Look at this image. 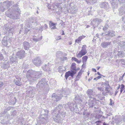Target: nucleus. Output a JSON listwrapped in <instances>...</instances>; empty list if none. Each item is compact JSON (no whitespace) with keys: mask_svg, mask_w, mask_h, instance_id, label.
<instances>
[{"mask_svg":"<svg viewBox=\"0 0 125 125\" xmlns=\"http://www.w3.org/2000/svg\"><path fill=\"white\" fill-rule=\"evenodd\" d=\"M87 95L90 98L92 99L94 98L93 96L94 94V93L91 89H89L87 91Z\"/></svg>","mask_w":125,"mask_h":125,"instance_id":"412c9836","label":"nucleus"},{"mask_svg":"<svg viewBox=\"0 0 125 125\" xmlns=\"http://www.w3.org/2000/svg\"><path fill=\"white\" fill-rule=\"evenodd\" d=\"M110 104L111 105H112L114 104V103H112V100L111 99H110Z\"/></svg>","mask_w":125,"mask_h":125,"instance_id":"bf43d9fd","label":"nucleus"},{"mask_svg":"<svg viewBox=\"0 0 125 125\" xmlns=\"http://www.w3.org/2000/svg\"><path fill=\"white\" fill-rule=\"evenodd\" d=\"M56 29V27L55 25L53 26V27H52L51 28V29Z\"/></svg>","mask_w":125,"mask_h":125,"instance_id":"69168bd1","label":"nucleus"},{"mask_svg":"<svg viewBox=\"0 0 125 125\" xmlns=\"http://www.w3.org/2000/svg\"><path fill=\"white\" fill-rule=\"evenodd\" d=\"M3 58V57L1 54L0 53V61L2 60Z\"/></svg>","mask_w":125,"mask_h":125,"instance_id":"6e6d98bb","label":"nucleus"},{"mask_svg":"<svg viewBox=\"0 0 125 125\" xmlns=\"http://www.w3.org/2000/svg\"><path fill=\"white\" fill-rule=\"evenodd\" d=\"M109 26L107 25H105L104 27V28H103V30L104 31H105L103 32L100 35H101V36L103 35V34H104L105 33H106V32H105L106 31V30L108 29Z\"/></svg>","mask_w":125,"mask_h":125,"instance_id":"72a5a7b5","label":"nucleus"},{"mask_svg":"<svg viewBox=\"0 0 125 125\" xmlns=\"http://www.w3.org/2000/svg\"><path fill=\"white\" fill-rule=\"evenodd\" d=\"M47 121V118L43 117H40L39 120H37V123L36 124V125H40L41 124L46 123Z\"/></svg>","mask_w":125,"mask_h":125,"instance_id":"2eb2a0df","label":"nucleus"},{"mask_svg":"<svg viewBox=\"0 0 125 125\" xmlns=\"http://www.w3.org/2000/svg\"><path fill=\"white\" fill-rule=\"evenodd\" d=\"M46 84L45 80L43 78L37 84L36 87L37 88H40L41 89L43 87L45 84Z\"/></svg>","mask_w":125,"mask_h":125,"instance_id":"f8f14e48","label":"nucleus"},{"mask_svg":"<svg viewBox=\"0 0 125 125\" xmlns=\"http://www.w3.org/2000/svg\"><path fill=\"white\" fill-rule=\"evenodd\" d=\"M15 83L16 85L20 86L22 84V83L19 80L16 81Z\"/></svg>","mask_w":125,"mask_h":125,"instance_id":"a19ab883","label":"nucleus"},{"mask_svg":"<svg viewBox=\"0 0 125 125\" xmlns=\"http://www.w3.org/2000/svg\"><path fill=\"white\" fill-rule=\"evenodd\" d=\"M59 70L60 73L66 70V67L64 66H60L58 68Z\"/></svg>","mask_w":125,"mask_h":125,"instance_id":"c756f323","label":"nucleus"},{"mask_svg":"<svg viewBox=\"0 0 125 125\" xmlns=\"http://www.w3.org/2000/svg\"><path fill=\"white\" fill-rule=\"evenodd\" d=\"M88 2H91L93 3H95L97 0H87Z\"/></svg>","mask_w":125,"mask_h":125,"instance_id":"09e8293b","label":"nucleus"},{"mask_svg":"<svg viewBox=\"0 0 125 125\" xmlns=\"http://www.w3.org/2000/svg\"><path fill=\"white\" fill-rule=\"evenodd\" d=\"M80 77L77 75L76 77V80H78Z\"/></svg>","mask_w":125,"mask_h":125,"instance_id":"774afa93","label":"nucleus"},{"mask_svg":"<svg viewBox=\"0 0 125 125\" xmlns=\"http://www.w3.org/2000/svg\"><path fill=\"white\" fill-rule=\"evenodd\" d=\"M29 29L28 28H26V29L25 30V33H27L29 31Z\"/></svg>","mask_w":125,"mask_h":125,"instance_id":"052dcab7","label":"nucleus"},{"mask_svg":"<svg viewBox=\"0 0 125 125\" xmlns=\"http://www.w3.org/2000/svg\"><path fill=\"white\" fill-rule=\"evenodd\" d=\"M80 37L81 39V40H82L83 39L85 38L86 37V36H85L84 35H82L80 36H79Z\"/></svg>","mask_w":125,"mask_h":125,"instance_id":"13d9d810","label":"nucleus"},{"mask_svg":"<svg viewBox=\"0 0 125 125\" xmlns=\"http://www.w3.org/2000/svg\"><path fill=\"white\" fill-rule=\"evenodd\" d=\"M42 38V36H41L40 38H38L36 37H33L32 38L33 40L35 42H37L41 40Z\"/></svg>","mask_w":125,"mask_h":125,"instance_id":"2f4dec72","label":"nucleus"},{"mask_svg":"<svg viewBox=\"0 0 125 125\" xmlns=\"http://www.w3.org/2000/svg\"><path fill=\"white\" fill-rule=\"evenodd\" d=\"M12 38H10L8 40V41H7V42H8V43H10V42H11V41L12 40Z\"/></svg>","mask_w":125,"mask_h":125,"instance_id":"4d7b16f0","label":"nucleus"},{"mask_svg":"<svg viewBox=\"0 0 125 125\" xmlns=\"http://www.w3.org/2000/svg\"><path fill=\"white\" fill-rule=\"evenodd\" d=\"M35 89L34 87H30L28 91L27 92V95L30 97H32L34 96V91Z\"/></svg>","mask_w":125,"mask_h":125,"instance_id":"9d476101","label":"nucleus"},{"mask_svg":"<svg viewBox=\"0 0 125 125\" xmlns=\"http://www.w3.org/2000/svg\"><path fill=\"white\" fill-rule=\"evenodd\" d=\"M14 100H15V101H14L13 102H12L11 103V104H12L13 105H14L16 103V98H14Z\"/></svg>","mask_w":125,"mask_h":125,"instance_id":"5fc2aeb1","label":"nucleus"},{"mask_svg":"<svg viewBox=\"0 0 125 125\" xmlns=\"http://www.w3.org/2000/svg\"><path fill=\"white\" fill-rule=\"evenodd\" d=\"M76 63H73L72 64L71 68L73 70H76Z\"/></svg>","mask_w":125,"mask_h":125,"instance_id":"58836bf2","label":"nucleus"},{"mask_svg":"<svg viewBox=\"0 0 125 125\" xmlns=\"http://www.w3.org/2000/svg\"><path fill=\"white\" fill-rule=\"evenodd\" d=\"M74 105H75L76 107V108L77 105H76V104H74L73 103H71L69 102L67 104H66L65 105L64 107L66 108H68V107L70 109L71 111H73L75 110V108L74 106H73Z\"/></svg>","mask_w":125,"mask_h":125,"instance_id":"4468645a","label":"nucleus"},{"mask_svg":"<svg viewBox=\"0 0 125 125\" xmlns=\"http://www.w3.org/2000/svg\"><path fill=\"white\" fill-rule=\"evenodd\" d=\"M69 73L70 76H71L72 78H73L74 75L76 73V72L74 71H68Z\"/></svg>","mask_w":125,"mask_h":125,"instance_id":"ea45409f","label":"nucleus"},{"mask_svg":"<svg viewBox=\"0 0 125 125\" xmlns=\"http://www.w3.org/2000/svg\"><path fill=\"white\" fill-rule=\"evenodd\" d=\"M125 87V85L123 84H121V87L120 88L124 89Z\"/></svg>","mask_w":125,"mask_h":125,"instance_id":"0e129e2a","label":"nucleus"},{"mask_svg":"<svg viewBox=\"0 0 125 125\" xmlns=\"http://www.w3.org/2000/svg\"><path fill=\"white\" fill-rule=\"evenodd\" d=\"M26 54L25 51L24 50L21 51L17 52L16 56L20 59L23 58L25 56Z\"/></svg>","mask_w":125,"mask_h":125,"instance_id":"dca6fc26","label":"nucleus"},{"mask_svg":"<svg viewBox=\"0 0 125 125\" xmlns=\"http://www.w3.org/2000/svg\"><path fill=\"white\" fill-rule=\"evenodd\" d=\"M30 19H31V22L32 23H37L38 22V20L36 17H33L32 18H30Z\"/></svg>","mask_w":125,"mask_h":125,"instance_id":"c85d7f7f","label":"nucleus"},{"mask_svg":"<svg viewBox=\"0 0 125 125\" xmlns=\"http://www.w3.org/2000/svg\"><path fill=\"white\" fill-rule=\"evenodd\" d=\"M10 64H11V62H9L8 61L6 60L3 62L1 67L4 69H7L9 67Z\"/></svg>","mask_w":125,"mask_h":125,"instance_id":"6ab92c4d","label":"nucleus"},{"mask_svg":"<svg viewBox=\"0 0 125 125\" xmlns=\"http://www.w3.org/2000/svg\"><path fill=\"white\" fill-rule=\"evenodd\" d=\"M49 64L48 63V65H45L43 66L42 68L43 70L47 72H49L51 70V68H50V65H49Z\"/></svg>","mask_w":125,"mask_h":125,"instance_id":"393cba45","label":"nucleus"},{"mask_svg":"<svg viewBox=\"0 0 125 125\" xmlns=\"http://www.w3.org/2000/svg\"><path fill=\"white\" fill-rule=\"evenodd\" d=\"M62 108V105H59L56 107V108L53 111L52 113L54 120L58 123L61 122V119L60 115L61 114L60 111L61 110Z\"/></svg>","mask_w":125,"mask_h":125,"instance_id":"f03ea898","label":"nucleus"},{"mask_svg":"<svg viewBox=\"0 0 125 125\" xmlns=\"http://www.w3.org/2000/svg\"><path fill=\"white\" fill-rule=\"evenodd\" d=\"M98 101L97 100H96V99L94 98L91 99L89 101L88 104L89 106V107L91 108L93 107L94 106L97 104V101Z\"/></svg>","mask_w":125,"mask_h":125,"instance_id":"ddd939ff","label":"nucleus"},{"mask_svg":"<svg viewBox=\"0 0 125 125\" xmlns=\"http://www.w3.org/2000/svg\"><path fill=\"white\" fill-rule=\"evenodd\" d=\"M66 93L63 90L62 92V93L60 95L59 94L57 95L53 93L52 96V99L54 101L57 102L60 100L62 97L64 96L66 97L67 94H65Z\"/></svg>","mask_w":125,"mask_h":125,"instance_id":"20e7f679","label":"nucleus"},{"mask_svg":"<svg viewBox=\"0 0 125 125\" xmlns=\"http://www.w3.org/2000/svg\"><path fill=\"white\" fill-rule=\"evenodd\" d=\"M100 6L101 8H103L105 9H107L109 8L108 3L106 2L101 3L100 5Z\"/></svg>","mask_w":125,"mask_h":125,"instance_id":"b1692460","label":"nucleus"},{"mask_svg":"<svg viewBox=\"0 0 125 125\" xmlns=\"http://www.w3.org/2000/svg\"><path fill=\"white\" fill-rule=\"evenodd\" d=\"M104 85L106 87H108L109 86V84L108 82L106 81L104 82Z\"/></svg>","mask_w":125,"mask_h":125,"instance_id":"de8ad7c7","label":"nucleus"},{"mask_svg":"<svg viewBox=\"0 0 125 125\" xmlns=\"http://www.w3.org/2000/svg\"><path fill=\"white\" fill-rule=\"evenodd\" d=\"M32 62L34 65L38 67L40 66L43 63L41 59L39 57H36L33 59Z\"/></svg>","mask_w":125,"mask_h":125,"instance_id":"6e6552de","label":"nucleus"},{"mask_svg":"<svg viewBox=\"0 0 125 125\" xmlns=\"http://www.w3.org/2000/svg\"><path fill=\"white\" fill-rule=\"evenodd\" d=\"M62 61L66 60H67V58L66 57H63L62 59Z\"/></svg>","mask_w":125,"mask_h":125,"instance_id":"864d4df0","label":"nucleus"},{"mask_svg":"<svg viewBox=\"0 0 125 125\" xmlns=\"http://www.w3.org/2000/svg\"><path fill=\"white\" fill-rule=\"evenodd\" d=\"M49 24L50 25V27L51 28L52 26L55 25L56 24L53 23L51 21H50L49 22Z\"/></svg>","mask_w":125,"mask_h":125,"instance_id":"37998d69","label":"nucleus"},{"mask_svg":"<svg viewBox=\"0 0 125 125\" xmlns=\"http://www.w3.org/2000/svg\"><path fill=\"white\" fill-rule=\"evenodd\" d=\"M10 11V10H9L6 12V15L10 18L17 19L20 13V10L19 8H15V10H14L12 13H11L10 12H9Z\"/></svg>","mask_w":125,"mask_h":125,"instance_id":"7ed1b4c3","label":"nucleus"},{"mask_svg":"<svg viewBox=\"0 0 125 125\" xmlns=\"http://www.w3.org/2000/svg\"><path fill=\"white\" fill-rule=\"evenodd\" d=\"M121 63L122 64H124V65L125 64V63L124 62V59H121Z\"/></svg>","mask_w":125,"mask_h":125,"instance_id":"680f3d73","label":"nucleus"},{"mask_svg":"<svg viewBox=\"0 0 125 125\" xmlns=\"http://www.w3.org/2000/svg\"><path fill=\"white\" fill-rule=\"evenodd\" d=\"M103 116V117H104V118H107V117H104L103 116H102L101 115H97L95 117L96 118H97V119H99L101 117Z\"/></svg>","mask_w":125,"mask_h":125,"instance_id":"49530a36","label":"nucleus"},{"mask_svg":"<svg viewBox=\"0 0 125 125\" xmlns=\"http://www.w3.org/2000/svg\"><path fill=\"white\" fill-rule=\"evenodd\" d=\"M113 92L111 91L108 87H106L104 91L102 92V94L104 95H107L109 93L110 95H112Z\"/></svg>","mask_w":125,"mask_h":125,"instance_id":"a211bd4d","label":"nucleus"},{"mask_svg":"<svg viewBox=\"0 0 125 125\" xmlns=\"http://www.w3.org/2000/svg\"><path fill=\"white\" fill-rule=\"evenodd\" d=\"M75 98L76 103H78L79 104H81L82 101L81 99V98L80 96L78 95H76L75 96Z\"/></svg>","mask_w":125,"mask_h":125,"instance_id":"bb28decb","label":"nucleus"},{"mask_svg":"<svg viewBox=\"0 0 125 125\" xmlns=\"http://www.w3.org/2000/svg\"><path fill=\"white\" fill-rule=\"evenodd\" d=\"M77 10V8L75 5H73V6H72L71 4L70 5V13L72 14H74L76 13Z\"/></svg>","mask_w":125,"mask_h":125,"instance_id":"aec40b11","label":"nucleus"},{"mask_svg":"<svg viewBox=\"0 0 125 125\" xmlns=\"http://www.w3.org/2000/svg\"><path fill=\"white\" fill-rule=\"evenodd\" d=\"M125 0H114L111 2L112 7L113 9L117 8L118 7V2L120 3L124 2Z\"/></svg>","mask_w":125,"mask_h":125,"instance_id":"0eeeda50","label":"nucleus"},{"mask_svg":"<svg viewBox=\"0 0 125 125\" xmlns=\"http://www.w3.org/2000/svg\"><path fill=\"white\" fill-rule=\"evenodd\" d=\"M119 15L121 16L123 15L124 16V17H122V20H123L124 17H125V4L123 5L121 8L119 9Z\"/></svg>","mask_w":125,"mask_h":125,"instance_id":"f3484780","label":"nucleus"},{"mask_svg":"<svg viewBox=\"0 0 125 125\" xmlns=\"http://www.w3.org/2000/svg\"><path fill=\"white\" fill-rule=\"evenodd\" d=\"M86 45H83L82 49L79 53L77 54V57L78 58L81 57L83 56L86 54L87 51L86 49Z\"/></svg>","mask_w":125,"mask_h":125,"instance_id":"39448f33","label":"nucleus"},{"mask_svg":"<svg viewBox=\"0 0 125 125\" xmlns=\"http://www.w3.org/2000/svg\"><path fill=\"white\" fill-rule=\"evenodd\" d=\"M117 55L119 57L121 58L123 57L124 56V54L122 51H118Z\"/></svg>","mask_w":125,"mask_h":125,"instance_id":"7c9ffc66","label":"nucleus"},{"mask_svg":"<svg viewBox=\"0 0 125 125\" xmlns=\"http://www.w3.org/2000/svg\"><path fill=\"white\" fill-rule=\"evenodd\" d=\"M88 58L87 56L86 55L83 56L82 57V62L83 63H85L86 62Z\"/></svg>","mask_w":125,"mask_h":125,"instance_id":"f704fd0d","label":"nucleus"},{"mask_svg":"<svg viewBox=\"0 0 125 125\" xmlns=\"http://www.w3.org/2000/svg\"><path fill=\"white\" fill-rule=\"evenodd\" d=\"M17 57H16L15 58H14L12 56H10V61H11V63L12 65H14L13 64L14 63V64H16V62H17Z\"/></svg>","mask_w":125,"mask_h":125,"instance_id":"4be33fe9","label":"nucleus"},{"mask_svg":"<svg viewBox=\"0 0 125 125\" xmlns=\"http://www.w3.org/2000/svg\"><path fill=\"white\" fill-rule=\"evenodd\" d=\"M81 74H82L81 72L80 71L78 73L77 75L80 77V76H81Z\"/></svg>","mask_w":125,"mask_h":125,"instance_id":"e2e57ef3","label":"nucleus"},{"mask_svg":"<svg viewBox=\"0 0 125 125\" xmlns=\"http://www.w3.org/2000/svg\"><path fill=\"white\" fill-rule=\"evenodd\" d=\"M23 48L26 50H28L30 47L29 43L27 42H25L23 43Z\"/></svg>","mask_w":125,"mask_h":125,"instance_id":"a878e982","label":"nucleus"},{"mask_svg":"<svg viewBox=\"0 0 125 125\" xmlns=\"http://www.w3.org/2000/svg\"><path fill=\"white\" fill-rule=\"evenodd\" d=\"M97 96L99 99L101 100H103V98L101 97V94H98V95Z\"/></svg>","mask_w":125,"mask_h":125,"instance_id":"3c124183","label":"nucleus"},{"mask_svg":"<svg viewBox=\"0 0 125 125\" xmlns=\"http://www.w3.org/2000/svg\"><path fill=\"white\" fill-rule=\"evenodd\" d=\"M70 76L68 72L66 73L65 74V77L66 80L67 79L68 77Z\"/></svg>","mask_w":125,"mask_h":125,"instance_id":"c03bdc74","label":"nucleus"},{"mask_svg":"<svg viewBox=\"0 0 125 125\" xmlns=\"http://www.w3.org/2000/svg\"><path fill=\"white\" fill-rule=\"evenodd\" d=\"M81 40V39L79 37L76 40L75 42H76L77 43H79Z\"/></svg>","mask_w":125,"mask_h":125,"instance_id":"a18cd8bd","label":"nucleus"},{"mask_svg":"<svg viewBox=\"0 0 125 125\" xmlns=\"http://www.w3.org/2000/svg\"><path fill=\"white\" fill-rule=\"evenodd\" d=\"M11 1H6L3 3V6H0V10L2 12L5 11V9H8L9 7L11 5Z\"/></svg>","mask_w":125,"mask_h":125,"instance_id":"423d86ee","label":"nucleus"},{"mask_svg":"<svg viewBox=\"0 0 125 125\" xmlns=\"http://www.w3.org/2000/svg\"><path fill=\"white\" fill-rule=\"evenodd\" d=\"M11 107H7L6 109V110H5L3 112V113L2 114H0V116H3V115L5 113L7 112V111L10 110L11 108Z\"/></svg>","mask_w":125,"mask_h":125,"instance_id":"e433bc0d","label":"nucleus"},{"mask_svg":"<svg viewBox=\"0 0 125 125\" xmlns=\"http://www.w3.org/2000/svg\"><path fill=\"white\" fill-rule=\"evenodd\" d=\"M3 85V83L2 82H0V88Z\"/></svg>","mask_w":125,"mask_h":125,"instance_id":"338daca9","label":"nucleus"},{"mask_svg":"<svg viewBox=\"0 0 125 125\" xmlns=\"http://www.w3.org/2000/svg\"><path fill=\"white\" fill-rule=\"evenodd\" d=\"M5 29L7 31V33H11L12 34H13V31H14V29H10V28H7L6 27L5 28Z\"/></svg>","mask_w":125,"mask_h":125,"instance_id":"cd10ccee","label":"nucleus"},{"mask_svg":"<svg viewBox=\"0 0 125 125\" xmlns=\"http://www.w3.org/2000/svg\"><path fill=\"white\" fill-rule=\"evenodd\" d=\"M102 21V20L100 19L95 18L92 21L91 24L94 28H95V27H97Z\"/></svg>","mask_w":125,"mask_h":125,"instance_id":"1a4fd4ad","label":"nucleus"},{"mask_svg":"<svg viewBox=\"0 0 125 125\" xmlns=\"http://www.w3.org/2000/svg\"><path fill=\"white\" fill-rule=\"evenodd\" d=\"M62 54V52L61 51H58L56 53V56L58 58H59L61 56Z\"/></svg>","mask_w":125,"mask_h":125,"instance_id":"c9c22d12","label":"nucleus"},{"mask_svg":"<svg viewBox=\"0 0 125 125\" xmlns=\"http://www.w3.org/2000/svg\"><path fill=\"white\" fill-rule=\"evenodd\" d=\"M42 74L41 72H36L30 70L27 72L26 77L29 81L33 82L41 76Z\"/></svg>","mask_w":125,"mask_h":125,"instance_id":"f257e3e1","label":"nucleus"},{"mask_svg":"<svg viewBox=\"0 0 125 125\" xmlns=\"http://www.w3.org/2000/svg\"><path fill=\"white\" fill-rule=\"evenodd\" d=\"M2 43L3 45L4 46H8V43L7 41H6L5 40H4L2 41Z\"/></svg>","mask_w":125,"mask_h":125,"instance_id":"79ce46f5","label":"nucleus"},{"mask_svg":"<svg viewBox=\"0 0 125 125\" xmlns=\"http://www.w3.org/2000/svg\"><path fill=\"white\" fill-rule=\"evenodd\" d=\"M115 35V32L112 31H108L107 33L104 35L106 39L108 40L110 37Z\"/></svg>","mask_w":125,"mask_h":125,"instance_id":"9b49d317","label":"nucleus"},{"mask_svg":"<svg viewBox=\"0 0 125 125\" xmlns=\"http://www.w3.org/2000/svg\"><path fill=\"white\" fill-rule=\"evenodd\" d=\"M125 73L123 75H122V76H120V77L119 79V80L120 81H121V80H122L123 79V78L124 77V76L125 75Z\"/></svg>","mask_w":125,"mask_h":125,"instance_id":"8fccbe9b","label":"nucleus"},{"mask_svg":"<svg viewBox=\"0 0 125 125\" xmlns=\"http://www.w3.org/2000/svg\"><path fill=\"white\" fill-rule=\"evenodd\" d=\"M111 44V42H105L102 43L101 44V45L102 47L105 48H106L108 46L110 45Z\"/></svg>","mask_w":125,"mask_h":125,"instance_id":"5701e85b","label":"nucleus"},{"mask_svg":"<svg viewBox=\"0 0 125 125\" xmlns=\"http://www.w3.org/2000/svg\"><path fill=\"white\" fill-rule=\"evenodd\" d=\"M62 3H55V5L59 9V10H60V11H61L62 8L61 6V5Z\"/></svg>","mask_w":125,"mask_h":125,"instance_id":"473e14b6","label":"nucleus"},{"mask_svg":"<svg viewBox=\"0 0 125 125\" xmlns=\"http://www.w3.org/2000/svg\"><path fill=\"white\" fill-rule=\"evenodd\" d=\"M97 89H98V90H99L101 91H103L104 90L103 88L101 87H98Z\"/></svg>","mask_w":125,"mask_h":125,"instance_id":"603ef678","label":"nucleus"},{"mask_svg":"<svg viewBox=\"0 0 125 125\" xmlns=\"http://www.w3.org/2000/svg\"><path fill=\"white\" fill-rule=\"evenodd\" d=\"M72 59L74 61L78 63H79L81 62V60H79L77 58L75 57H72Z\"/></svg>","mask_w":125,"mask_h":125,"instance_id":"4c0bfd02","label":"nucleus"}]
</instances>
